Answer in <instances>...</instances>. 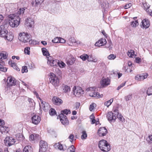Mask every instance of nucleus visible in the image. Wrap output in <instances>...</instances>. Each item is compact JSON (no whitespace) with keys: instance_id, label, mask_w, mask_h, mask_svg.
<instances>
[{"instance_id":"680f3d73","label":"nucleus","mask_w":152,"mask_h":152,"mask_svg":"<svg viewBox=\"0 0 152 152\" xmlns=\"http://www.w3.org/2000/svg\"><path fill=\"white\" fill-rule=\"evenodd\" d=\"M135 61L137 63H139L141 62V59L139 57L135 58Z\"/></svg>"},{"instance_id":"4468645a","label":"nucleus","mask_w":152,"mask_h":152,"mask_svg":"<svg viewBox=\"0 0 152 152\" xmlns=\"http://www.w3.org/2000/svg\"><path fill=\"white\" fill-rule=\"evenodd\" d=\"M38 99L40 100L41 102L40 106H42L43 107V110L46 111L50 107L49 104L48 103H46L45 102L43 101L40 97H39Z\"/></svg>"},{"instance_id":"1a4fd4ad","label":"nucleus","mask_w":152,"mask_h":152,"mask_svg":"<svg viewBox=\"0 0 152 152\" xmlns=\"http://www.w3.org/2000/svg\"><path fill=\"white\" fill-rule=\"evenodd\" d=\"M15 142V139L11 137H7L4 140V143L6 145L9 146L13 145Z\"/></svg>"},{"instance_id":"0e129e2a","label":"nucleus","mask_w":152,"mask_h":152,"mask_svg":"<svg viewBox=\"0 0 152 152\" xmlns=\"http://www.w3.org/2000/svg\"><path fill=\"white\" fill-rule=\"evenodd\" d=\"M146 12L150 16H152V10H151L150 9L146 10Z\"/></svg>"},{"instance_id":"37998d69","label":"nucleus","mask_w":152,"mask_h":152,"mask_svg":"<svg viewBox=\"0 0 152 152\" xmlns=\"http://www.w3.org/2000/svg\"><path fill=\"white\" fill-rule=\"evenodd\" d=\"M70 111L69 110L65 109L63 110H62L61 111V113L60 114H63L67 115L68 114L70 113Z\"/></svg>"},{"instance_id":"a18cd8bd","label":"nucleus","mask_w":152,"mask_h":152,"mask_svg":"<svg viewBox=\"0 0 152 152\" xmlns=\"http://www.w3.org/2000/svg\"><path fill=\"white\" fill-rule=\"evenodd\" d=\"M87 137V134L86 132L85 131H83L82 132V135L81 137L82 139H85Z\"/></svg>"},{"instance_id":"423d86ee","label":"nucleus","mask_w":152,"mask_h":152,"mask_svg":"<svg viewBox=\"0 0 152 152\" xmlns=\"http://www.w3.org/2000/svg\"><path fill=\"white\" fill-rule=\"evenodd\" d=\"M84 91L79 86H74L72 89V93L74 95H82L84 94Z\"/></svg>"},{"instance_id":"6e6552de","label":"nucleus","mask_w":152,"mask_h":152,"mask_svg":"<svg viewBox=\"0 0 152 152\" xmlns=\"http://www.w3.org/2000/svg\"><path fill=\"white\" fill-rule=\"evenodd\" d=\"M57 119H60L61 123L64 125H67L69 124V121L65 115L60 114L58 116Z\"/></svg>"},{"instance_id":"8fccbe9b","label":"nucleus","mask_w":152,"mask_h":152,"mask_svg":"<svg viewBox=\"0 0 152 152\" xmlns=\"http://www.w3.org/2000/svg\"><path fill=\"white\" fill-rule=\"evenodd\" d=\"M60 37H56L52 41V42L54 43H58L59 42Z\"/></svg>"},{"instance_id":"79ce46f5","label":"nucleus","mask_w":152,"mask_h":152,"mask_svg":"<svg viewBox=\"0 0 152 152\" xmlns=\"http://www.w3.org/2000/svg\"><path fill=\"white\" fill-rule=\"evenodd\" d=\"M49 113L51 115L53 116L55 115L56 113L55 109L53 108H51L49 111Z\"/></svg>"},{"instance_id":"cd10ccee","label":"nucleus","mask_w":152,"mask_h":152,"mask_svg":"<svg viewBox=\"0 0 152 152\" xmlns=\"http://www.w3.org/2000/svg\"><path fill=\"white\" fill-rule=\"evenodd\" d=\"M23 152H33L32 148L30 145L26 146L24 147Z\"/></svg>"},{"instance_id":"0eeeda50","label":"nucleus","mask_w":152,"mask_h":152,"mask_svg":"<svg viewBox=\"0 0 152 152\" xmlns=\"http://www.w3.org/2000/svg\"><path fill=\"white\" fill-rule=\"evenodd\" d=\"M48 148V144L46 142L41 140L39 143V152H46Z\"/></svg>"},{"instance_id":"49530a36","label":"nucleus","mask_w":152,"mask_h":152,"mask_svg":"<svg viewBox=\"0 0 152 152\" xmlns=\"http://www.w3.org/2000/svg\"><path fill=\"white\" fill-rule=\"evenodd\" d=\"M30 48L29 47H27L25 48L24 51L25 53L28 55H29L30 53Z\"/></svg>"},{"instance_id":"ddd939ff","label":"nucleus","mask_w":152,"mask_h":152,"mask_svg":"<svg viewBox=\"0 0 152 152\" xmlns=\"http://www.w3.org/2000/svg\"><path fill=\"white\" fill-rule=\"evenodd\" d=\"M116 117V114L113 113L112 112H108L107 115L108 120L109 121H115Z\"/></svg>"},{"instance_id":"a211bd4d","label":"nucleus","mask_w":152,"mask_h":152,"mask_svg":"<svg viewBox=\"0 0 152 152\" xmlns=\"http://www.w3.org/2000/svg\"><path fill=\"white\" fill-rule=\"evenodd\" d=\"M98 132L99 136H103L107 133V130L105 127H101L99 129Z\"/></svg>"},{"instance_id":"6ab92c4d","label":"nucleus","mask_w":152,"mask_h":152,"mask_svg":"<svg viewBox=\"0 0 152 152\" xmlns=\"http://www.w3.org/2000/svg\"><path fill=\"white\" fill-rule=\"evenodd\" d=\"M34 23L33 19L30 18H28L26 21V25L30 28L34 27Z\"/></svg>"},{"instance_id":"393cba45","label":"nucleus","mask_w":152,"mask_h":152,"mask_svg":"<svg viewBox=\"0 0 152 152\" xmlns=\"http://www.w3.org/2000/svg\"><path fill=\"white\" fill-rule=\"evenodd\" d=\"M54 147L55 148H58L60 150H63L64 151L65 150L66 148H65L62 145L59 143H56L54 145Z\"/></svg>"},{"instance_id":"6e6d98bb","label":"nucleus","mask_w":152,"mask_h":152,"mask_svg":"<svg viewBox=\"0 0 152 152\" xmlns=\"http://www.w3.org/2000/svg\"><path fill=\"white\" fill-rule=\"evenodd\" d=\"M73 138L74 135L72 134H70L68 137V138L69 139L70 141L72 142L73 140Z\"/></svg>"},{"instance_id":"bb28decb","label":"nucleus","mask_w":152,"mask_h":152,"mask_svg":"<svg viewBox=\"0 0 152 152\" xmlns=\"http://www.w3.org/2000/svg\"><path fill=\"white\" fill-rule=\"evenodd\" d=\"M9 131V129L8 127L3 126H1L0 127V132L2 133H8Z\"/></svg>"},{"instance_id":"3c124183","label":"nucleus","mask_w":152,"mask_h":152,"mask_svg":"<svg viewBox=\"0 0 152 152\" xmlns=\"http://www.w3.org/2000/svg\"><path fill=\"white\" fill-rule=\"evenodd\" d=\"M21 71L22 73L27 72L28 70L27 67L26 66H22Z\"/></svg>"},{"instance_id":"f3484780","label":"nucleus","mask_w":152,"mask_h":152,"mask_svg":"<svg viewBox=\"0 0 152 152\" xmlns=\"http://www.w3.org/2000/svg\"><path fill=\"white\" fill-rule=\"evenodd\" d=\"M107 43L106 40L104 38H102L100 39L95 44L96 46L100 47L104 45Z\"/></svg>"},{"instance_id":"69168bd1","label":"nucleus","mask_w":152,"mask_h":152,"mask_svg":"<svg viewBox=\"0 0 152 152\" xmlns=\"http://www.w3.org/2000/svg\"><path fill=\"white\" fill-rule=\"evenodd\" d=\"M69 41L71 42L72 43H76V40L74 38H71L69 39Z\"/></svg>"},{"instance_id":"f8f14e48","label":"nucleus","mask_w":152,"mask_h":152,"mask_svg":"<svg viewBox=\"0 0 152 152\" xmlns=\"http://www.w3.org/2000/svg\"><path fill=\"white\" fill-rule=\"evenodd\" d=\"M110 82V80L108 78L103 77L101 80L100 83L102 87H105L109 85Z\"/></svg>"},{"instance_id":"39448f33","label":"nucleus","mask_w":152,"mask_h":152,"mask_svg":"<svg viewBox=\"0 0 152 152\" xmlns=\"http://www.w3.org/2000/svg\"><path fill=\"white\" fill-rule=\"evenodd\" d=\"M8 25L7 20H5L3 22L2 25L0 26V37H4L7 33V30L6 28Z\"/></svg>"},{"instance_id":"774afa93","label":"nucleus","mask_w":152,"mask_h":152,"mask_svg":"<svg viewBox=\"0 0 152 152\" xmlns=\"http://www.w3.org/2000/svg\"><path fill=\"white\" fill-rule=\"evenodd\" d=\"M91 97H94V99H98L100 98H102L101 96H91Z\"/></svg>"},{"instance_id":"bf43d9fd","label":"nucleus","mask_w":152,"mask_h":152,"mask_svg":"<svg viewBox=\"0 0 152 152\" xmlns=\"http://www.w3.org/2000/svg\"><path fill=\"white\" fill-rule=\"evenodd\" d=\"M125 83L126 82H125L124 83H121L120 86H118V87L117 88V89L118 90H119L121 88L125 86Z\"/></svg>"},{"instance_id":"e2e57ef3","label":"nucleus","mask_w":152,"mask_h":152,"mask_svg":"<svg viewBox=\"0 0 152 152\" xmlns=\"http://www.w3.org/2000/svg\"><path fill=\"white\" fill-rule=\"evenodd\" d=\"M132 6V4L130 3L128 4L125 5L124 7L125 9H126Z\"/></svg>"},{"instance_id":"603ef678","label":"nucleus","mask_w":152,"mask_h":152,"mask_svg":"<svg viewBox=\"0 0 152 152\" xmlns=\"http://www.w3.org/2000/svg\"><path fill=\"white\" fill-rule=\"evenodd\" d=\"M44 0H35V5L37 6L42 3Z\"/></svg>"},{"instance_id":"9b49d317","label":"nucleus","mask_w":152,"mask_h":152,"mask_svg":"<svg viewBox=\"0 0 152 152\" xmlns=\"http://www.w3.org/2000/svg\"><path fill=\"white\" fill-rule=\"evenodd\" d=\"M6 6V11L7 12L11 13L15 11L17 7V4H10L7 5Z\"/></svg>"},{"instance_id":"de8ad7c7","label":"nucleus","mask_w":152,"mask_h":152,"mask_svg":"<svg viewBox=\"0 0 152 152\" xmlns=\"http://www.w3.org/2000/svg\"><path fill=\"white\" fill-rule=\"evenodd\" d=\"M116 56L115 55L113 54H111L108 56L107 58L109 60H114L116 58Z\"/></svg>"},{"instance_id":"412c9836","label":"nucleus","mask_w":152,"mask_h":152,"mask_svg":"<svg viewBox=\"0 0 152 152\" xmlns=\"http://www.w3.org/2000/svg\"><path fill=\"white\" fill-rule=\"evenodd\" d=\"M150 23L148 19H144L142 21L141 27L143 28H147L150 26Z\"/></svg>"},{"instance_id":"13d9d810","label":"nucleus","mask_w":152,"mask_h":152,"mask_svg":"<svg viewBox=\"0 0 152 152\" xmlns=\"http://www.w3.org/2000/svg\"><path fill=\"white\" fill-rule=\"evenodd\" d=\"M9 64H11V66L14 69H15V67L16 66V64L14 63H12L11 61H9Z\"/></svg>"},{"instance_id":"dca6fc26","label":"nucleus","mask_w":152,"mask_h":152,"mask_svg":"<svg viewBox=\"0 0 152 152\" xmlns=\"http://www.w3.org/2000/svg\"><path fill=\"white\" fill-rule=\"evenodd\" d=\"M31 120L32 123L37 125L41 121L40 117L38 115H34L31 118Z\"/></svg>"},{"instance_id":"2eb2a0df","label":"nucleus","mask_w":152,"mask_h":152,"mask_svg":"<svg viewBox=\"0 0 152 152\" xmlns=\"http://www.w3.org/2000/svg\"><path fill=\"white\" fill-rule=\"evenodd\" d=\"M48 64L51 66H57L58 60L52 59L51 57L48 58Z\"/></svg>"},{"instance_id":"ea45409f","label":"nucleus","mask_w":152,"mask_h":152,"mask_svg":"<svg viewBox=\"0 0 152 152\" xmlns=\"http://www.w3.org/2000/svg\"><path fill=\"white\" fill-rule=\"evenodd\" d=\"M58 65L60 68H63L65 66L66 64H65L62 61H60L58 60V64L57 65Z\"/></svg>"},{"instance_id":"f03ea898","label":"nucleus","mask_w":152,"mask_h":152,"mask_svg":"<svg viewBox=\"0 0 152 152\" xmlns=\"http://www.w3.org/2000/svg\"><path fill=\"white\" fill-rule=\"evenodd\" d=\"M30 34L24 32L19 33L18 39L22 42L25 43L28 42H30L32 41Z\"/></svg>"},{"instance_id":"c03bdc74","label":"nucleus","mask_w":152,"mask_h":152,"mask_svg":"<svg viewBox=\"0 0 152 152\" xmlns=\"http://www.w3.org/2000/svg\"><path fill=\"white\" fill-rule=\"evenodd\" d=\"M147 95H152V87H149L146 91Z\"/></svg>"},{"instance_id":"e433bc0d","label":"nucleus","mask_w":152,"mask_h":152,"mask_svg":"<svg viewBox=\"0 0 152 152\" xmlns=\"http://www.w3.org/2000/svg\"><path fill=\"white\" fill-rule=\"evenodd\" d=\"M138 25V23L137 20L133 21L131 22V26L133 28H135Z\"/></svg>"},{"instance_id":"4be33fe9","label":"nucleus","mask_w":152,"mask_h":152,"mask_svg":"<svg viewBox=\"0 0 152 152\" xmlns=\"http://www.w3.org/2000/svg\"><path fill=\"white\" fill-rule=\"evenodd\" d=\"M52 101L54 104L57 105H59L62 103V101L61 99L56 96L53 97Z\"/></svg>"},{"instance_id":"2f4dec72","label":"nucleus","mask_w":152,"mask_h":152,"mask_svg":"<svg viewBox=\"0 0 152 152\" xmlns=\"http://www.w3.org/2000/svg\"><path fill=\"white\" fill-rule=\"evenodd\" d=\"M63 92L67 93L70 91V88L69 86L65 85L63 86Z\"/></svg>"},{"instance_id":"c756f323","label":"nucleus","mask_w":152,"mask_h":152,"mask_svg":"<svg viewBox=\"0 0 152 152\" xmlns=\"http://www.w3.org/2000/svg\"><path fill=\"white\" fill-rule=\"evenodd\" d=\"M127 54L128 56L130 57L134 58L136 56L134 54V52L132 50H129L127 53Z\"/></svg>"},{"instance_id":"5fc2aeb1","label":"nucleus","mask_w":152,"mask_h":152,"mask_svg":"<svg viewBox=\"0 0 152 152\" xmlns=\"http://www.w3.org/2000/svg\"><path fill=\"white\" fill-rule=\"evenodd\" d=\"M147 90L145 88H142L140 90V94H146Z\"/></svg>"},{"instance_id":"9d476101","label":"nucleus","mask_w":152,"mask_h":152,"mask_svg":"<svg viewBox=\"0 0 152 152\" xmlns=\"http://www.w3.org/2000/svg\"><path fill=\"white\" fill-rule=\"evenodd\" d=\"M7 88L9 87L10 86H15L16 84V80L15 79L11 76L7 77Z\"/></svg>"},{"instance_id":"5701e85b","label":"nucleus","mask_w":152,"mask_h":152,"mask_svg":"<svg viewBox=\"0 0 152 152\" xmlns=\"http://www.w3.org/2000/svg\"><path fill=\"white\" fill-rule=\"evenodd\" d=\"M86 91L87 92L91 91L93 94V95H100L99 93L97 92V89L95 87H90L87 88Z\"/></svg>"},{"instance_id":"b1692460","label":"nucleus","mask_w":152,"mask_h":152,"mask_svg":"<svg viewBox=\"0 0 152 152\" xmlns=\"http://www.w3.org/2000/svg\"><path fill=\"white\" fill-rule=\"evenodd\" d=\"M148 76L147 74L145 75H136L135 77V79L137 81H141L146 78Z\"/></svg>"},{"instance_id":"338daca9","label":"nucleus","mask_w":152,"mask_h":152,"mask_svg":"<svg viewBox=\"0 0 152 152\" xmlns=\"http://www.w3.org/2000/svg\"><path fill=\"white\" fill-rule=\"evenodd\" d=\"M66 41L63 39L60 38L59 43H64Z\"/></svg>"},{"instance_id":"aec40b11","label":"nucleus","mask_w":152,"mask_h":152,"mask_svg":"<svg viewBox=\"0 0 152 152\" xmlns=\"http://www.w3.org/2000/svg\"><path fill=\"white\" fill-rule=\"evenodd\" d=\"M5 39L9 41H11L13 39L14 36L12 32H9L7 31V33L3 37Z\"/></svg>"},{"instance_id":"864d4df0","label":"nucleus","mask_w":152,"mask_h":152,"mask_svg":"<svg viewBox=\"0 0 152 152\" xmlns=\"http://www.w3.org/2000/svg\"><path fill=\"white\" fill-rule=\"evenodd\" d=\"M96 104L94 103H92L90 106L89 107V110L90 111H92L94 108V106H96Z\"/></svg>"},{"instance_id":"f257e3e1","label":"nucleus","mask_w":152,"mask_h":152,"mask_svg":"<svg viewBox=\"0 0 152 152\" xmlns=\"http://www.w3.org/2000/svg\"><path fill=\"white\" fill-rule=\"evenodd\" d=\"M25 9L23 8L20 9L19 11L15 14H11L8 17L9 24L12 27H17L19 25L20 17L22 16Z\"/></svg>"},{"instance_id":"a19ab883","label":"nucleus","mask_w":152,"mask_h":152,"mask_svg":"<svg viewBox=\"0 0 152 152\" xmlns=\"http://www.w3.org/2000/svg\"><path fill=\"white\" fill-rule=\"evenodd\" d=\"M146 140L149 144L152 143V135H149L146 139Z\"/></svg>"},{"instance_id":"72a5a7b5","label":"nucleus","mask_w":152,"mask_h":152,"mask_svg":"<svg viewBox=\"0 0 152 152\" xmlns=\"http://www.w3.org/2000/svg\"><path fill=\"white\" fill-rule=\"evenodd\" d=\"M1 61V62H0V70L2 72H6L7 71V69L3 66L2 65L4 64V63L2 61Z\"/></svg>"},{"instance_id":"7ed1b4c3","label":"nucleus","mask_w":152,"mask_h":152,"mask_svg":"<svg viewBox=\"0 0 152 152\" xmlns=\"http://www.w3.org/2000/svg\"><path fill=\"white\" fill-rule=\"evenodd\" d=\"M99 147L102 151L104 152L109 151L111 149L109 144L106 140H102L99 142Z\"/></svg>"},{"instance_id":"4c0bfd02","label":"nucleus","mask_w":152,"mask_h":152,"mask_svg":"<svg viewBox=\"0 0 152 152\" xmlns=\"http://www.w3.org/2000/svg\"><path fill=\"white\" fill-rule=\"evenodd\" d=\"M39 136V135L36 134H31V135L29 137V139L30 141H33L36 139V138L37 137Z\"/></svg>"},{"instance_id":"4d7b16f0","label":"nucleus","mask_w":152,"mask_h":152,"mask_svg":"<svg viewBox=\"0 0 152 152\" xmlns=\"http://www.w3.org/2000/svg\"><path fill=\"white\" fill-rule=\"evenodd\" d=\"M117 117L121 121H123L124 118L121 115H117Z\"/></svg>"},{"instance_id":"58836bf2","label":"nucleus","mask_w":152,"mask_h":152,"mask_svg":"<svg viewBox=\"0 0 152 152\" xmlns=\"http://www.w3.org/2000/svg\"><path fill=\"white\" fill-rule=\"evenodd\" d=\"M113 101V99H110L109 100L106 102L104 103V104L105 105L107 106V107H108L110 105V104L112 103Z\"/></svg>"},{"instance_id":"09e8293b","label":"nucleus","mask_w":152,"mask_h":152,"mask_svg":"<svg viewBox=\"0 0 152 152\" xmlns=\"http://www.w3.org/2000/svg\"><path fill=\"white\" fill-rule=\"evenodd\" d=\"M143 7L144 8V9L146 11V10H149L150 8V6L149 4H147L146 3H143Z\"/></svg>"},{"instance_id":"20e7f679","label":"nucleus","mask_w":152,"mask_h":152,"mask_svg":"<svg viewBox=\"0 0 152 152\" xmlns=\"http://www.w3.org/2000/svg\"><path fill=\"white\" fill-rule=\"evenodd\" d=\"M50 83L55 87L58 86L59 84V79L54 74L51 73L49 78Z\"/></svg>"},{"instance_id":"f704fd0d","label":"nucleus","mask_w":152,"mask_h":152,"mask_svg":"<svg viewBox=\"0 0 152 152\" xmlns=\"http://www.w3.org/2000/svg\"><path fill=\"white\" fill-rule=\"evenodd\" d=\"M42 50L44 56L47 57L49 55V53L47 50L46 48H42Z\"/></svg>"},{"instance_id":"052dcab7","label":"nucleus","mask_w":152,"mask_h":152,"mask_svg":"<svg viewBox=\"0 0 152 152\" xmlns=\"http://www.w3.org/2000/svg\"><path fill=\"white\" fill-rule=\"evenodd\" d=\"M132 98V96H126L125 97V99L126 101H128Z\"/></svg>"},{"instance_id":"a878e982","label":"nucleus","mask_w":152,"mask_h":152,"mask_svg":"<svg viewBox=\"0 0 152 152\" xmlns=\"http://www.w3.org/2000/svg\"><path fill=\"white\" fill-rule=\"evenodd\" d=\"M88 61L89 62H92L96 63L98 61L97 58L92 55H88Z\"/></svg>"},{"instance_id":"473e14b6","label":"nucleus","mask_w":152,"mask_h":152,"mask_svg":"<svg viewBox=\"0 0 152 152\" xmlns=\"http://www.w3.org/2000/svg\"><path fill=\"white\" fill-rule=\"evenodd\" d=\"M101 5L102 8L104 10V12L106 11V9L108 8L109 7L108 4L107 2H103Z\"/></svg>"},{"instance_id":"c85d7f7f","label":"nucleus","mask_w":152,"mask_h":152,"mask_svg":"<svg viewBox=\"0 0 152 152\" xmlns=\"http://www.w3.org/2000/svg\"><path fill=\"white\" fill-rule=\"evenodd\" d=\"M75 61V58L73 57H71V58L67 61L66 63L68 65H72L74 64Z\"/></svg>"},{"instance_id":"7c9ffc66","label":"nucleus","mask_w":152,"mask_h":152,"mask_svg":"<svg viewBox=\"0 0 152 152\" xmlns=\"http://www.w3.org/2000/svg\"><path fill=\"white\" fill-rule=\"evenodd\" d=\"M7 52L3 51L0 53V59H4L7 58Z\"/></svg>"},{"instance_id":"c9c22d12","label":"nucleus","mask_w":152,"mask_h":152,"mask_svg":"<svg viewBox=\"0 0 152 152\" xmlns=\"http://www.w3.org/2000/svg\"><path fill=\"white\" fill-rule=\"evenodd\" d=\"M88 55L86 54H83L80 56V58L83 61H85L86 59L88 60Z\"/></svg>"}]
</instances>
